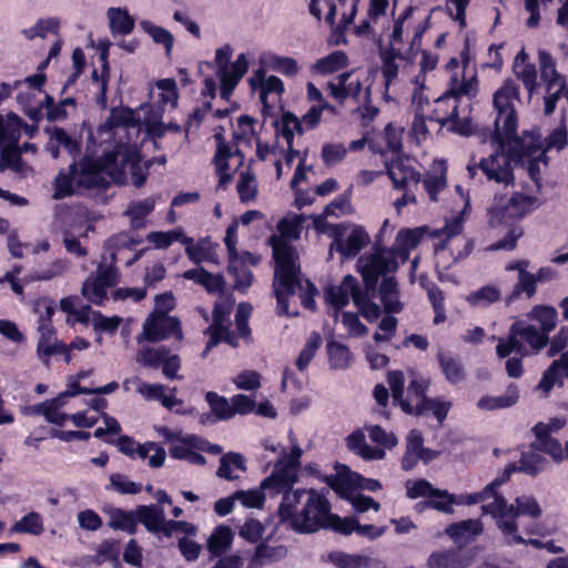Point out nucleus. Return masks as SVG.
<instances>
[{"instance_id": "nucleus-42", "label": "nucleus", "mask_w": 568, "mask_h": 568, "mask_svg": "<svg viewBox=\"0 0 568 568\" xmlns=\"http://www.w3.org/2000/svg\"><path fill=\"white\" fill-rule=\"evenodd\" d=\"M539 450L530 449L523 452L518 469L529 476H537L541 471L546 470L549 466V460L538 453Z\"/></svg>"}, {"instance_id": "nucleus-24", "label": "nucleus", "mask_w": 568, "mask_h": 568, "mask_svg": "<svg viewBox=\"0 0 568 568\" xmlns=\"http://www.w3.org/2000/svg\"><path fill=\"white\" fill-rule=\"evenodd\" d=\"M386 172L396 190H405L409 183L417 184L420 181V173L400 159L386 164Z\"/></svg>"}, {"instance_id": "nucleus-6", "label": "nucleus", "mask_w": 568, "mask_h": 568, "mask_svg": "<svg viewBox=\"0 0 568 568\" xmlns=\"http://www.w3.org/2000/svg\"><path fill=\"white\" fill-rule=\"evenodd\" d=\"M540 79L545 88L544 113L550 115L556 110L558 101L568 98V88L566 78L561 75L556 68V61L546 50L538 52Z\"/></svg>"}, {"instance_id": "nucleus-57", "label": "nucleus", "mask_w": 568, "mask_h": 568, "mask_svg": "<svg viewBox=\"0 0 568 568\" xmlns=\"http://www.w3.org/2000/svg\"><path fill=\"white\" fill-rule=\"evenodd\" d=\"M63 405L64 400L59 395L51 399H47V406L44 412L45 420L55 426H63L64 423L70 417V415H68L67 413L61 412Z\"/></svg>"}, {"instance_id": "nucleus-8", "label": "nucleus", "mask_w": 568, "mask_h": 568, "mask_svg": "<svg viewBox=\"0 0 568 568\" xmlns=\"http://www.w3.org/2000/svg\"><path fill=\"white\" fill-rule=\"evenodd\" d=\"M496 200L489 209V223L491 226L509 225L524 217L531 209L535 199L530 195L516 192L505 203Z\"/></svg>"}, {"instance_id": "nucleus-62", "label": "nucleus", "mask_w": 568, "mask_h": 568, "mask_svg": "<svg viewBox=\"0 0 568 568\" xmlns=\"http://www.w3.org/2000/svg\"><path fill=\"white\" fill-rule=\"evenodd\" d=\"M445 531L450 538L457 540L469 535H477L480 528L477 521L469 519L450 524Z\"/></svg>"}, {"instance_id": "nucleus-29", "label": "nucleus", "mask_w": 568, "mask_h": 568, "mask_svg": "<svg viewBox=\"0 0 568 568\" xmlns=\"http://www.w3.org/2000/svg\"><path fill=\"white\" fill-rule=\"evenodd\" d=\"M348 277L354 276L351 274L345 275L339 285H329L324 291L325 302L336 312L344 308L349 302V296L353 298V294H355L352 284L347 282Z\"/></svg>"}, {"instance_id": "nucleus-56", "label": "nucleus", "mask_w": 568, "mask_h": 568, "mask_svg": "<svg viewBox=\"0 0 568 568\" xmlns=\"http://www.w3.org/2000/svg\"><path fill=\"white\" fill-rule=\"evenodd\" d=\"M484 514H489L496 519L500 529V524L509 519V511H513V505H508L504 496H495L491 503L481 506Z\"/></svg>"}, {"instance_id": "nucleus-17", "label": "nucleus", "mask_w": 568, "mask_h": 568, "mask_svg": "<svg viewBox=\"0 0 568 568\" xmlns=\"http://www.w3.org/2000/svg\"><path fill=\"white\" fill-rule=\"evenodd\" d=\"M257 262L258 258L247 251L243 252L241 258L239 256L229 258L227 271L234 277V288L236 291L244 293L252 285L254 276L245 263L255 265Z\"/></svg>"}, {"instance_id": "nucleus-3", "label": "nucleus", "mask_w": 568, "mask_h": 568, "mask_svg": "<svg viewBox=\"0 0 568 568\" xmlns=\"http://www.w3.org/2000/svg\"><path fill=\"white\" fill-rule=\"evenodd\" d=\"M270 244L275 262L273 288L274 292L295 294L302 287L301 266L295 248L282 236L272 235Z\"/></svg>"}, {"instance_id": "nucleus-5", "label": "nucleus", "mask_w": 568, "mask_h": 568, "mask_svg": "<svg viewBox=\"0 0 568 568\" xmlns=\"http://www.w3.org/2000/svg\"><path fill=\"white\" fill-rule=\"evenodd\" d=\"M374 253L368 256H361L357 261V268L362 275L364 287L368 292H376L379 277L396 272L399 267V257L392 248L374 245Z\"/></svg>"}, {"instance_id": "nucleus-44", "label": "nucleus", "mask_w": 568, "mask_h": 568, "mask_svg": "<svg viewBox=\"0 0 568 568\" xmlns=\"http://www.w3.org/2000/svg\"><path fill=\"white\" fill-rule=\"evenodd\" d=\"M263 64L273 71L286 77H294L298 73V64L294 58L282 57L275 53H266L262 57Z\"/></svg>"}, {"instance_id": "nucleus-46", "label": "nucleus", "mask_w": 568, "mask_h": 568, "mask_svg": "<svg viewBox=\"0 0 568 568\" xmlns=\"http://www.w3.org/2000/svg\"><path fill=\"white\" fill-rule=\"evenodd\" d=\"M537 291V278L536 276L524 270V267L519 268L518 282L515 284L513 292L508 295L506 302L510 304L515 300H517L523 293L526 294L528 298H531Z\"/></svg>"}, {"instance_id": "nucleus-40", "label": "nucleus", "mask_w": 568, "mask_h": 568, "mask_svg": "<svg viewBox=\"0 0 568 568\" xmlns=\"http://www.w3.org/2000/svg\"><path fill=\"white\" fill-rule=\"evenodd\" d=\"M110 519L108 525L114 530H122L130 535H134L138 530L136 513L135 510H124L121 508H113L109 513Z\"/></svg>"}, {"instance_id": "nucleus-61", "label": "nucleus", "mask_w": 568, "mask_h": 568, "mask_svg": "<svg viewBox=\"0 0 568 568\" xmlns=\"http://www.w3.org/2000/svg\"><path fill=\"white\" fill-rule=\"evenodd\" d=\"M141 26L155 43L164 45L168 52L172 50L174 38L166 29L155 26L150 21H142Z\"/></svg>"}, {"instance_id": "nucleus-2", "label": "nucleus", "mask_w": 568, "mask_h": 568, "mask_svg": "<svg viewBox=\"0 0 568 568\" xmlns=\"http://www.w3.org/2000/svg\"><path fill=\"white\" fill-rule=\"evenodd\" d=\"M549 343V336L535 325L518 320L514 322L506 337H499L496 345L498 358L508 357L511 354L528 356L537 354Z\"/></svg>"}, {"instance_id": "nucleus-45", "label": "nucleus", "mask_w": 568, "mask_h": 568, "mask_svg": "<svg viewBox=\"0 0 568 568\" xmlns=\"http://www.w3.org/2000/svg\"><path fill=\"white\" fill-rule=\"evenodd\" d=\"M328 486L343 499L351 501L357 489L355 473L327 477Z\"/></svg>"}, {"instance_id": "nucleus-35", "label": "nucleus", "mask_w": 568, "mask_h": 568, "mask_svg": "<svg viewBox=\"0 0 568 568\" xmlns=\"http://www.w3.org/2000/svg\"><path fill=\"white\" fill-rule=\"evenodd\" d=\"M273 125L275 126L276 133L285 139L290 148L294 142V133L303 134L305 131L301 120L290 111L284 112L281 120L275 119Z\"/></svg>"}, {"instance_id": "nucleus-1", "label": "nucleus", "mask_w": 568, "mask_h": 568, "mask_svg": "<svg viewBox=\"0 0 568 568\" xmlns=\"http://www.w3.org/2000/svg\"><path fill=\"white\" fill-rule=\"evenodd\" d=\"M527 133L529 141L525 136H518L517 132L511 138H501L496 141L501 148L509 142L507 152L496 151L487 158H481L478 163H469L467 172L471 180L476 179L480 172L486 181L496 184L514 185L515 174L513 161L523 162L525 158L532 159L544 149V143L538 133Z\"/></svg>"}, {"instance_id": "nucleus-12", "label": "nucleus", "mask_w": 568, "mask_h": 568, "mask_svg": "<svg viewBox=\"0 0 568 568\" xmlns=\"http://www.w3.org/2000/svg\"><path fill=\"white\" fill-rule=\"evenodd\" d=\"M99 162L94 156L85 154L78 162V186L85 190H105L110 181L104 176Z\"/></svg>"}, {"instance_id": "nucleus-30", "label": "nucleus", "mask_w": 568, "mask_h": 568, "mask_svg": "<svg viewBox=\"0 0 568 568\" xmlns=\"http://www.w3.org/2000/svg\"><path fill=\"white\" fill-rule=\"evenodd\" d=\"M183 277L202 285L209 293H222L225 287L223 275L213 274L204 267L187 270Z\"/></svg>"}, {"instance_id": "nucleus-51", "label": "nucleus", "mask_w": 568, "mask_h": 568, "mask_svg": "<svg viewBox=\"0 0 568 568\" xmlns=\"http://www.w3.org/2000/svg\"><path fill=\"white\" fill-rule=\"evenodd\" d=\"M357 518L355 516L341 517L337 514L329 513L322 528L331 529L343 536H349L355 532Z\"/></svg>"}, {"instance_id": "nucleus-54", "label": "nucleus", "mask_w": 568, "mask_h": 568, "mask_svg": "<svg viewBox=\"0 0 568 568\" xmlns=\"http://www.w3.org/2000/svg\"><path fill=\"white\" fill-rule=\"evenodd\" d=\"M564 373L561 371V363L554 361L551 365L542 373L539 381L538 388L544 393L548 394L555 385L562 386Z\"/></svg>"}, {"instance_id": "nucleus-23", "label": "nucleus", "mask_w": 568, "mask_h": 568, "mask_svg": "<svg viewBox=\"0 0 568 568\" xmlns=\"http://www.w3.org/2000/svg\"><path fill=\"white\" fill-rule=\"evenodd\" d=\"M234 532L227 525L221 524L214 527L206 540V549L211 558H222L231 549Z\"/></svg>"}, {"instance_id": "nucleus-41", "label": "nucleus", "mask_w": 568, "mask_h": 568, "mask_svg": "<svg viewBox=\"0 0 568 568\" xmlns=\"http://www.w3.org/2000/svg\"><path fill=\"white\" fill-rule=\"evenodd\" d=\"M287 555V548L284 545L270 546L266 541H261L255 547L252 556V562L255 565H265L280 561Z\"/></svg>"}, {"instance_id": "nucleus-9", "label": "nucleus", "mask_w": 568, "mask_h": 568, "mask_svg": "<svg viewBox=\"0 0 568 568\" xmlns=\"http://www.w3.org/2000/svg\"><path fill=\"white\" fill-rule=\"evenodd\" d=\"M513 505V511H509V519L500 524L501 532L511 538L513 544L519 545L525 542V539L518 535V525L516 519L519 516H528L530 518H539L541 516V508L532 496H518Z\"/></svg>"}, {"instance_id": "nucleus-28", "label": "nucleus", "mask_w": 568, "mask_h": 568, "mask_svg": "<svg viewBox=\"0 0 568 568\" xmlns=\"http://www.w3.org/2000/svg\"><path fill=\"white\" fill-rule=\"evenodd\" d=\"M328 559L337 568H376L385 566L378 559H374L365 555L347 554L339 550L329 552Z\"/></svg>"}, {"instance_id": "nucleus-33", "label": "nucleus", "mask_w": 568, "mask_h": 568, "mask_svg": "<svg viewBox=\"0 0 568 568\" xmlns=\"http://www.w3.org/2000/svg\"><path fill=\"white\" fill-rule=\"evenodd\" d=\"M136 525L141 523L150 532L158 534L164 516V509L160 505H139L135 508Z\"/></svg>"}, {"instance_id": "nucleus-20", "label": "nucleus", "mask_w": 568, "mask_h": 568, "mask_svg": "<svg viewBox=\"0 0 568 568\" xmlns=\"http://www.w3.org/2000/svg\"><path fill=\"white\" fill-rule=\"evenodd\" d=\"M347 282L351 283L355 290L353 303L358 308L362 316L371 323L376 321L382 314L379 306L373 302L376 292H368L366 287L362 290L356 277H348Z\"/></svg>"}, {"instance_id": "nucleus-10", "label": "nucleus", "mask_w": 568, "mask_h": 568, "mask_svg": "<svg viewBox=\"0 0 568 568\" xmlns=\"http://www.w3.org/2000/svg\"><path fill=\"white\" fill-rule=\"evenodd\" d=\"M119 271L115 266H102L97 270V276L91 281L87 280L82 285V294L91 303L102 305L106 300V290L119 282Z\"/></svg>"}, {"instance_id": "nucleus-58", "label": "nucleus", "mask_w": 568, "mask_h": 568, "mask_svg": "<svg viewBox=\"0 0 568 568\" xmlns=\"http://www.w3.org/2000/svg\"><path fill=\"white\" fill-rule=\"evenodd\" d=\"M457 503V496L448 493L447 490H442L436 488L433 495L429 497L430 509H436L444 514H453L454 513V504Z\"/></svg>"}, {"instance_id": "nucleus-39", "label": "nucleus", "mask_w": 568, "mask_h": 568, "mask_svg": "<svg viewBox=\"0 0 568 568\" xmlns=\"http://www.w3.org/2000/svg\"><path fill=\"white\" fill-rule=\"evenodd\" d=\"M473 82H476L475 77L459 82L457 77L453 75L447 92L436 100L437 105L448 104L450 100H453V104L458 103V99L463 95H475L476 90L473 88Z\"/></svg>"}, {"instance_id": "nucleus-7", "label": "nucleus", "mask_w": 568, "mask_h": 568, "mask_svg": "<svg viewBox=\"0 0 568 568\" xmlns=\"http://www.w3.org/2000/svg\"><path fill=\"white\" fill-rule=\"evenodd\" d=\"M329 513L331 504L328 499L315 489H310L308 498L301 513L297 514L292 528L301 534L315 532L323 527Z\"/></svg>"}, {"instance_id": "nucleus-53", "label": "nucleus", "mask_w": 568, "mask_h": 568, "mask_svg": "<svg viewBox=\"0 0 568 568\" xmlns=\"http://www.w3.org/2000/svg\"><path fill=\"white\" fill-rule=\"evenodd\" d=\"M45 132L50 134L51 140L63 146L71 156L75 158L81 153V142L70 136L63 128L54 126L45 129Z\"/></svg>"}, {"instance_id": "nucleus-37", "label": "nucleus", "mask_w": 568, "mask_h": 568, "mask_svg": "<svg viewBox=\"0 0 568 568\" xmlns=\"http://www.w3.org/2000/svg\"><path fill=\"white\" fill-rule=\"evenodd\" d=\"M284 493L282 503L278 507V517L282 523H288L291 526L296 520V506L302 497L307 493L305 489L282 490Z\"/></svg>"}, {"instance_id": "nucleus-14", "label": "nucleus", "mask_w": 568, "mask_h": 568, "mask_svg": "<svg viewBox=\"0 0 568 568\" xmlns=\"http://www.w3.org/2000/svg\"><path fill=\"white\" fill-rule=\"evenodd\" d=\"M158 434L169 444V454L172 458L184 460L192 449L197 450V435L183 436L182 430L173 432L166 426L156 428Z\"/></svg>"}, {"instance_id": "nucleus-50", "label": "nucleus", "mask_w": 568, "mask_h": 568, "mask_svg": "<svg viewBox=\"0 0 568 568\" xmlns=\"http://www.w3.org/2000/svg\"><path fill=\"white\" fill-rule=\"evenodd\" d=\"M518 398L519 395L517 393V388L514 386V390L511 394L503 396H483L477 402V407L481 410H496L501 408H508L515 405Z\"/></svg>"}, {"instance_id": "nucleus-21", "label": "nucleus", "mask_w": 568, "mask_h": 568, "mask_svg": "<svg viewBox=\"0 0 568 568\" xmlns=\"http://www.w3.org/2000/svg\"><path fill=\"white\" fill-rule=\"evenodd\" d=\"M426 229H400L396 234L395 242L390 247L399 257L400 263H405L410 255V252L420 243Z\"/></svg>"}, {"instance_id": "nucleus-34", "label": "nucleus", "mask_w": 568, "mask_h": 568, "mask_svg": "<svg viewBox=\"0 0 568 568\" xmlns=\"http://www.w3.org/2000/svg\"><path fill=\"white\" fill-rule=\"evenodd\" d=\"M348 64L349 59L347 54L344 51L336 50L331 52L326 57L316 60L312 69L314 72L318 74L327 75L347 68Z\"/></svg>"}, {"instance_id": "nucleus-52", "label": "nucleus", "mask_w": 568, "mask_h": 568, "mask_svg": "<svg viewBox=\"0 0 568 568\" xmlns=\"http://www.w3.org/2000/svg\"><path fill=\"white\" fill-rule=\"evenodd\" d=\"M205 400L209 404L216 420H227L234 416V409L224 396L215 392H207Z\"/></svg>"}, {"instance_id": "nucleus-48", "label": "nucleus", "mask_w": 568, "mask_h": 568, "mask_svg": "<svg viewBox=\"0 0 568 568\" xmlns=\"http://www.w3.org/2000/svg\"><path fill=\"white\" fill-rule=\"evenodd\" d=\"M438 122L443 126L450 123L449 131L459 135L469 136L473 134L471 120L469 118H459L457 102L453 104L452 112L447 116L438 119Z\"/></svg>"}, {"instance_id": "nucleus-59", "label": "nucleus", "mask_w": 568, "mask_h": 568, "mask_svg": "<svg viewBox=\"0 0 568 568\" xmlns=\"http://www.w3.org/2000/svg\"><path fill=\"white\" fill-rule=\"evenodd\" d=\"M500 298V291L491 285H486L470 293L467 301L474 306H487Z\"/></svg>"}, {"instance_id": "nucleus-36", "label": "nucleus", "mask_w": 568, "mask_h": 568, "mask_svg": "<svg viewBox=\"0 0 568 568\" xmlns=\"http://www.w3.org/2000/svg\"><path fill=\"white\" fill-rule=\"evenodd\" d=\"M231 311L232 306L230 304L216 303L214 305L212 312L213 322L206 329L210 335V346L219 345L220 337L216 336V333L224 331V327L230 326Z\"/></svg>"}, {"instance_id": "nucleus-13", "label": "nucleus", "mask_w": 568, "mask_h": 568, "mask_svg": "<svg viewBox=\"0 0 568 568\" xmlns=\"http://www.w3.org/2000/svg\"><path fill=\"white\" fill-rule=\"evenodd\" d=\"M369 241L371 239L368 233L361 225L354 226L345 240L342 239L341 225H336L334 227L333 246L345 258L356 256L361 250L369 243Z\"/></svg>"}, {"instance_id": "nucleus-55", "label": "nucleus", "mask_w": 568, "mask_h": 568, "mask_svg": "<svg viewBox=\"0 0 568 568\" xmlns=\"http://www.w3.org/2000/svg\"><path fill=\"white\" fill-rule=\"evenodd\" d=\"M11 532H22V534H31V535H41L43 531V524L41 516L31 511L23 516L19 521L14 523V525L10 529Z\"/></svg>"}, {"instance_id": "nucleus-49", "label": "nucleus", "mask_w": 568, "mask_h": 568, "mask_svg": "<svg viewBox=\"0 0 568 568\" xmlns=\"http://www.w3.org/2000/svg\"><path fill=\"white\" fill-rule=\"evenodd\" d=\"M1 146L0 172H3L7 169L20 172L23 166V160L21 156L22 150L19 149L18 144H1Z\"/></svg>"}, {"instance_id": "nucleus-4", "label": "nucleus", "mask_w": 568, "mask_h": 568, "mask_svg": "<svg viewBox=\"0 0 568 568\" xmlns=\"http://www.w3.org/2000/svg\"><path fill=\"white\" fill-rule=\"evenodd\" d=\"M516 103H520V88L516 80L506 79L493 95V105L496 111L494 122V141L501 138H511L518 129V113Z\"/></svg>"}, {"instance_id": "nucleus-25", "label": "nucleus", "mask_w": 568, "mask_h": 568, "mask_svg": "<svg viewBox=\"0 0 568 568\" xmlns=\"http://www.w3.org/2000/svg\"><path fill=\"white\" fill-rule=\"evenodd\" d=\"M248 70V60L244 53H240L234 62H232V73L227 77H219L220 79V97L229 101L241 81Z\"/></svg>"}, {"instance_id": "nucleus-16", "label": "nucleus", "mask_w": 568, "mask_h": 568, "mask_svg": "<svg viewBox=\"0 0 568 568\" xmlns=\"http://www.w3.org/2000/svg\"><path fill=\"white\" fill-rule=\"evenodd\" d=\"M429 379L413 378L407 386V397L402 400V409L408 415L424 416V405L429 397Z\"/></svg>"}, {"instance_id": "nucleus-31", "label": "nucleus", "mask_w": 568, "mask_h": 568, "mask_svg": "<svg viewBox=\"0 0 568 568\" xmlns=\"http://www.w3.org/2000/svg\"><path fill=\"white\" fill-rule=\"evenodd\" d=\"M346 444L351 452L365 460L382 459L385 456V452L382 448L372 447L366 443L365 435L359 429L346 437Z\"/></svg>"}, {"instance_id": "nucleus-22", "label": "nucleus", "mask_w": 568, "mask_h": 568, "mask_svg": "<svg viewBox=\"0 0 568 568\" xmlns=\"http://www.w3.org/2000/svg\"><path fill=\"white\" fill-rule=\"evenodd\" d=\"M52 184V197L54 200H62L74 195L81 189L78 186V162L73 161L67 170H60Z\"/></svg>"}, {"instance_id": "nucleus-27", "label": "nucleus", "mask_w": 568, "mask_h": 568, "mask_svg": "<svg viewBox=\"0 0 568 568\" xmlns=\"http://www.w3.org/2000/svg\"><path fill=\"white\" fill-rule=\"evenodd\" d=\"M438 366L446 381L456 385L465 381L466 371L462 359L449 352H438L436 355Z\"/></svg>"}, {"instance_id": "nucleus-15", "label": "nucleus", "mask_w": 568, "mask_h": 568, "mask_svg": "<svg viewBox=\"0 0 568 568\" xmlns=\"http://www.w3.org/2000/svg\"><path fill=\"white\" fill-rule=\"evenodd\" d=\"M473 554L460 546L433 551L428 558L427 568H467L473 562Z\"/></svg>"}, {"instance_id": "nucleus-63", "label": "nucleus", "mask_w": 568, "mask_h": 568, "mask_svg": "<svg viewBox=\"0 0 568 568\" xmlns=\"http://www.w3.org/2000/svg\"><path fill=\"white\" fill-rule=\"evenodd\" d=\"M182 237L183 233L178 230L168 232L153 231L148 234L146 240L153 243L156 248H168L170 245L181 240Z\"/></svg>"}, {"instance_id": "nucleus-64", "label": "nucleus", "mask_w": 568, "mask_h": 568, "mask_svg": "<svg viewBox=\"0 0 568 568\" xmlns=\"http://www.w3.org/2000/svg\"><path fill=\"white\" fill-rule=\"evenodd\" d=\"M255 178L248 172H242L236 189L242 202H250L256 197V186L253 184Z\"/></svg>"}, {"instance_id": "nucleus-43", "label": "nucleus", "mask_w": 568, "mask_h": 568, "mask_svg": "<svg viewBox=\"0 0 568 568\" xmlns=\"http://www.w3.org/2000/svg\"><path fill=\"white\" fill-rule=\"evenodd\" d=\"M108 18L112 34L126 36L134 29V19L129 14L126 9L110 8L108 10Z\"/></svg>"}, {"instance_id": "nucleus-60", "label": "nucleus", "mask_w": 568, "mask_h": 568, "mask_svg": "<svg viewBox=\"0 0 568 568\" xmlns=\"http://www.w3.org/2000/svg\"><path fill=\"white\" fill-rule=\"evenodd\" d=\"M169 354L170 349L166 346H161L159 348L146 347L140 351L139 362L144 366L158 368Z\"/></svg>"}, {"instance_id": "nucleus-19", "label": "nucleus", "mask_w": 568, "mask_h": 568, "mask_svg": "<svg viewBox=\"0 0 568 568\" xmlns=\"http://www.w3.org/2000/svg\"><path fill=\"white\" fill-rule=\"evenodd\" d=\"M513 71L517 80L523 82L530 98L537 93L539 88L537 69L536 65L529 61V55L524 49L515 57Z\"/></svg>"}, {"instance_id": "nucleus-38", "label": "nucleus", "mask_w": 568, "mask_h": 568, "mask_svg": "<svg viewBox=\"0 0 568 568\" xmlns=\"http://www.w3.org/2000/svg\"><path fill=\"white\" fill-rule=\"evenodd\" d=\"M285 91L283 81L276 75H270L263 83L260 92V101L262 103V115L264 119L272 118L275 114L274 104L268 102V95L275 93L281 97Z\"/></svg>"}, {"instance_id": "nucleus-26", "label": "nucleus", "mask_w": 568, "mask_h": 568, "mask_svg": "<svg viewBox=\"0 0 568 568\" xmlns=\"http://www.w3.org/2000/svg\"><path fill=\"white\" fill-rule=\"evenodd\" d=\"M296 480L297 469L282 463L281 466L276 465L274 471L263 480L262 487L281 493L291 490Z\"/></svg>"}, {"instance_id": "nucleus-47", "label": "nucleus", "mask_w": 568, "mask_h": 568, "mask_svg": "<svg viewBox=\"0 0 568 568\" xmlns=\"http://www.w3.org/2000/svg\"><path fill=\"white\" fill-rule=\"evenodd\" d=\"M326 348L332 368L345 369L351 365V352L346 345L336 341H329Z\"/></svg>"}, {"instance_id": "nucleus-11", "label": "nucleus", "mask_w": 568, "mask_h": 568, "mask_svg": "<svg viewBox=\"0 0 568 568\" xmlns=\"http://www.w3.org/2000/svg\"><path fill=\"white\" fill-rule=\"evenodd\" d=\"M143 333L151 343L164 341L171 336L183 337L181 321L175 316L150 314L144 322Z\"/></svg>"}, {"instance_id": "nucleus-32", "label": "nucleus", "mask_w": 568, "mask_h": 568, "mask_svg": "<svg viewBox=\"0 0 568 568\" xmlns=\"http://www.w3.org/2000/svg\"><path fill=\"white\" fill-rule=\"evenodd\" d=\"M528 320L537 322L539 329L549 336L558 322L557 310L551 305H535L527 314Z\"/></svg>"}, {"instance_id": "nucleus-18", "label": "nucleus", "mask_w": 568, "mask_h": 568, "mask_svg": "<svg viewBox=\"0 0 568 568\" xmlns=\"http://www.w3.org/2000/svg\"><path fill=\"white\" fill-rule=\"evenodd\" d=\"M378 55L382 62L381 71L384 78L385 93L388 92L390 84L397 79L399 67L396 60H403L404 55L399 49L383 44L382 39L377 41Z\"/></svg>"}]
</instances>
